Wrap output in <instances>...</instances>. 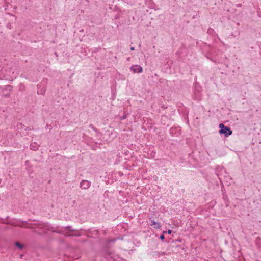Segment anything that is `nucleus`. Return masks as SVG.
Here are the masks:
<instances>
[{
    "label": "nucleus",
    "instance_id": "obj_1",
    "mask_svg": "<svg viewBox=\"0 0 261 261\" xmlns=\"http://www.w3.org/2000/svg\"><path fill=\"white\" fill-rule=\"evenodd\" d=\"M58 227H57L55 229V228L52 227L51 224H50L49 223H40L38 224L36 228L33 230V232L34 233L41 234V233L37 231V229H39L44 231V233H45L46 231L50 230L53 232L61 234L63 233L61 231H60L58 229Z\"/></svg>",
    "mask_w": 261,
    "mask_h": 261
},
{
    "label": "nucleus",
    "instance_id": "obj_2",
    "mask_svg": "<svg viewBox=\"0 0 261 261\" xmlns=\"http://www.w3.org/2000/svg\"><path fill=\"white\" fill-rule=\"evenodd\" d=\"M219 133L220 134H224L225 137H228L232 134V132L231 130L229 127L225 126V127L223 128V129H220L219 130Z\"/></svg>",
    "mask_w": 261,
    "mask_h": 261
},
{
    "label": "nucleus",
    "instance_id": "obj_3",
    "mask_svg": "<svg viewBox=\"0 0 261 261\" xmlns=\"http://www.w3.org/2000/svg\"><path fill=\"white\" fill-rule=\"evenodd\" d=\"M91 186V182L87 180H83L80 184V187L82 189H88Z\"/></svg>",
    "mask_w": 261,
    "mask_h": 261
},
{
    "label": "nucleus",
    "instance_id": "obj_4",
    "mask_svg": "<svg viewBox=\"0 0 261 261\" xmlns=\"http://www.w3.org/2000/svg\"><path fill=\"white\" fill-rule=\"evenodd\" d=\"M130 70L133 73H141L143 71L142 67L138 65H133L131 66L130 68Z\"/></svg>",
    "mask_w": 261,
    "mask_h": 261
},
{
    "label": "nucleus",
    "instance_id": "obj_5",
    "mask_svg": "<svg viewBox=\"0 0 261 261\" xmlns=\"http://www.w3.org/2000/svg\"><path fill=\"white\" fill-rule=\"evenodd\" d=\"M150 225L153 226L155 228H159L160 227V224L158 222H156L153 220H151Z\"/></svg>",
    "mask_w": 261,
    "mask_h": 261
},
{
    "label": "nucleus",
    "instance_id": "obj_6",
    "mask_svg": "<svg viewBox=\"0 0 261 261\" xmlns=\"http://www.w3.org/2000/svg\"><path fill=\"white\" fill-rule=\"evenodd\" d=\"M45 89H44V88H42V89H39L38 88V90L37 91L38 94H42V95H43L45 93Z\"/></svg>",
    "mask_w": 261,
    "mask_h": 261
},
{
    "label": "nucleus",
    "instance_id": "obj_7",
    "mask_svg": "<svg viewBox=\"0 0 261 261\" xmlns=\"http://www.w3.org/2000/svg\"><path fill=\"white\" fill-rule=\"evenodd\" d=\"M15 245L20 249H22L23 248V245L18 242H16Z\"/></svg>",
    "mask_w": 261,
    "mask_h": 261
},
{
    "label": "nucleus",
    "instance_id": "obj_8",
    "mask_svg": "<svg viewBox=\"0 0 261 261\" xmlns=\"http://www.w3.org/2000/svg\"><path fill=\"white\" fill-rule=\"evenodd\" d=\"M65 230H67L68 231L65 232V233L67 234L68 233V231H74V230L71 229V226L66 227H65Z\"/></svg>",
    "mask_w": 261,
    "mask_h": 261
},
{
    "label": "nucleus",
    "instance_id": "obj_9",
    "mask_svg": "<svg viewBox=\"0 0 261 261\" xmlns=\"http://www.w3.org/2000/svg\"><path fill=\"white\" fill-rule=\"evenodd\" d=\"M226 126H225L223 123H220L219 124V127L220 129H223V128L225 127Z\"/></svg>",
    "mask_w": 261,
    "mask_h": 261
},
{
    "label": "nucleus",
    "instance_id": "obj_10",
    "mask_svg": "<svg viewBox=\"0 0 261 261\" xmlns=\"http://www.w3.org/2000/svg\"><path fill=\"white\" fill-rule=\"evenodd\" d=\"M160 239H161L162 240H164V238H165L164 235V234L161 235L160 237Z\"/></svg>",
    "mask_w": 261,
    "mask_h": 261
},
{
    "label": "nucleus",
    "instance_id": "obj_11",
    "mask_svg": "<svg viewBox=\"0 0 261 261\" xmlns=\"http://www.w3.org/2000/svg\"><path fill=\"white\" fill-rule=\"evenodd\" d=\"M126 116L125 115H124L123 117H121V120H124V119L126 118Z\"/></svg>",
    "mask_w": 261,
    "mask_h": 261
},
{
    "label": "nucleus",
    "instance_id": "obj_12",
    "mask_svg": "<svg viewBox=\"0 0 261 261\" xmlns=\"http://www.w3.org/2000/svg\"><path fill=\"white\" fill-rule=\"evenodd\" d=\"M31 148L32 149L35 150V147L32 145H31Z\"/></svg>",
    "mask_w": 261,
    "mask_h": 261
},
{
    "label": "nucleus",
    "instance_id": "obj_13",
    "mask_svg": "<svg viewBox=\"0 0 261 261\" xmlns=\"http://www.w3.org/2000/svg\"><path fill=\"white\" fill-rule=\"evenodd\" d=\"M167 233H168V234H171V233H172V230H168L167 231Z\"/></svg>",
    "mask_w": 261,
    "mask_h": 261
},
{
    "label": "nucleus",
    "instance_id": "obj_14",
    "mask_svg": "<svg viewBox=\"0 0 261 261\" xmlns=\"http://www.w3.org/2000/svg\"><path fill=\"white\" fill-rule=\"evenodd\" d=\"M130 50H135L134 47H130Z\"/></svg>",
    "mask_w": 261,
    "mask_h": 261
},
{
    "label": "nucleus",
    "instance_id": "obj_15",
    "mask_svg": "<svg viewBox=\"0 0 261 261\" xmlns=\"http://www.w3.org/2000/svg\"><path fill=\"white\" fill-rule=\"evenodd\" d=\"M24 227L25 228H30L29 227H28V226H25Z\"/></svg>",
    "mask_w": 261,
    "mask_h": 261
},
{
    "label": "nucleus",
    "instance_id": "obj_16",
    "mask_svg": "<svg viewBox=\"0 0 261 261\" xmlns=\"http://www.w3.org/2000/svg\"><path fill=\"white\" fill-rule=\"evenodd\" d=\"M200 96H199V97H197V98H198V99H200Z\"/></svg>",
    "mask_w": 261,
    "mask_h": 261
}]
</instances>
